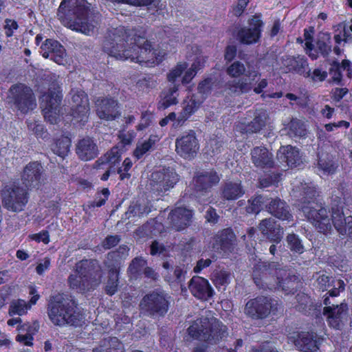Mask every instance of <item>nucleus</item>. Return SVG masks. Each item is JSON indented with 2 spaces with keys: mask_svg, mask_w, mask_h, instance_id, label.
<instances>
[{
  "mask_svg": "<svg viewBox=\"0 0 352 352\" xmlns=\"http://www.w3.org/2000/svg\"><path fill=\"white\" fill-rule=\"evenodd\" d=\"M170 298L162 289L153 290L142 298L139 305L140 313L153 319L164 318L168 311Z\"/></svg>",
  "mask_w": 352,
  "mask_h": 352,
  "instance_id": "39448f33",
  "label": "nucleus"
},
{
  "mask_svg": "<svg viewBox=\"0 0 352 352\" xmlns=\"http://www.w3.org/2000/svg\"><path fill=\"white\" fill-rule=\"evenodd\" d=\"M31 305L21 299L12 300L9 308V314L10 316L18 315L22 316L25 314Z\"/></svg>",
  "mask_w": 352,
  "mask_h": 352,
  "instance_id": "09e8293b",
  "label": "nucleus"
},
{
  "mask_svg": "<svg viewBox=\"0 0 352 352\" xmlns=\"http://www.w3.org/2000/svg\"><path fill=\"white\" fill-rule=\"evenodd\" d=\"M191 50L195 54V58L191 67L198 72L204 67L206 57L202 54V52L198 46H192Z\"/></svg>",
  "mask_w": 352,
  "mask_h": 352,
  "instance_id": "052dcab7",
  "label": "nucleus"
},
{
  "mask_svg": "<svg viewBox=\"0 0 352 352\" xmlns=\"http://www.w3.org/2000/svg\"><path fill=\"white\" fill-rule=\"evenodd\" d=\"M76 153L82 161L87 162L95 159L99 155L96 141L89 137L83 138L76 144Z\"/></svg>",
  "mask_w": 352,
  "mask_h": 352,
  "instance_id": "aec40b11",
  "label": "nucleus"
},
{
  "mask_svg": "<svg viewBox=\"0 0 352 352\" xmlns=\"http://www.w3.org/2000/svg\"><path fill=\"white\" fill-rule=\"evenodd\" d=\"M317 54L319 52L323 57L329 56L331 52V38L329 33L320 32L316 41Z\"/></svg>",
  "mask_w": 352,
  "mask_h": 352,
  "instance_id": "a19ab883",
  "label": "nucleus"
},
{
  "mask_svg": "<svg viewBox=\"0 0 352 352\" xmlns=\"http://www.w3.org/2000/svg\"><path fill=\"white\" fill-rule=\"evenodd\" d=\"M76 274L68 278L69 286L73 289L85 292L94 289L101 282L102 269L95 259H83L76 264Z\"/></svg>",
  "mask_w": 352,
  "mask_h": 352,
  "instance_id": "20e7f679",
  "label": "nucleus"
},
{
  "mask_svg": "<svg viewBox=\"0 0 352 352\" xmlns=\"http://www.w3.org/2000/svg\"><path fill=\"white\" fill-rule=\"evenodd\" d=\"M252 162L258 168H271L274 166L273 155L266 148L257 146L251 151Z\"/></svg>",
  "mask_w": 352,
  "mask_h": 352,
  "instance_id": "c85d7f7f",
  "label": "nucleus"
},
{
  "mask_svg": "<svg viewBox=\"0 0 352 352\" xmlns=\"http://www.w3.org/2000/svg\"><path fill=\"white\" fill-rule=\"evenodd\" d=\"M179 177L173 168H163L152 173L149 186L154 192H165L176 184Z\"/></svg>",
  "mask_w": 352,
  "mask_h": 352,
  "instance_id": "9b49d317",
  "label": "nucleus"
},
{
  "mask_svg": "<svg viewBox=\"0 0 352 352\" xmlns=\"http://www.w3.org/2000/svg\"><path fill=\"white\" fill-rule=\"evenodd\" d=\"M120 157L118 148H113L105 155L96 161L94 166L96 169H100L103 168V166L109 164L108 168H111L113 166L120 163Z\"/></svg>",
  "mask_w": 352,
  "mask_h": 352,
  "instance_id": "e433bc0d",
  "label": "nucleus"
},
{
  "mask_svg": "<svg viewBox=\"0 0 352 352\" xmlns=\"http://www.w3.org/2000/svg\"><path fill=\"white\" fill-rule=\"evenodd\" d=\"M118 275L112 274L109 275V280L106 286V292L109 295L114 294L118 289Z\"/></svg>",
  "mask_w": 352,
  "mask_h": 352,
  "instance_id": "e2e57ef3",
  "label": "nucleus"
},
{
  "mask_svg": "<svg viewBox=\"0 0 352 352\" xmlns=\"http://www.w3.org/2000/svg\"><path fill=\"white\" fill-rule=\"evenodd\" d=\"M173 274L175 280L182 283L185 280L187 274V267L184 264L177 265L175 267Z\"/></svg>",
  "mask_w": 352,
  "mask_h": 352,
  "instance_id": "338daca9",
  "label": "nucleus"
},
{
  "mask_svg": "<svg viewBox=\"0 0 352 352\" xmlns=\"http://www.w3.org/2000/svg\"><path fill=\"white\" fill-rule=\"evenodd\" d=\"M28 190L17 184L6 185L2 191V203L12 212H20L28 201Z\"/></svg>",
  "mask_w": 352,
  "mask_h": 352,
  "instance_id": "1a4fd4ad",
  "label": "nucleus"
},
{
  "mask_svg": "<svg viewBox=\"0 0 352 352\" xmlns=\"http://www.w3.org/2000/svg\"><path fill=\"white\" fill-rule=\"evenodd\" d=\"M197 89V95L204 101L213 91L219 89V82L215 78H208L199 84Z\"/></svg>",
  "mask_w": 352,
  "mask_h": 352,
  "instance_id": "ea45409f",
  "label": "nucleus"
},
{
  "mask_svg": "<svg viewBox=\"0 0 352 352\" xmlns=\"http://www.w3.org/2000/svg\"><path fill=\"white\" fill-rule=\"evenodd\" d=\"M257 269L262 270L263 273L265 275L272 274L276 276L278 280L277 285L278 288L288 294L294 293L298 285V277L293 274L291 272L286 269L280 267V265L277 263H262L256 267L254 270V279L255 283H257L256 278V272Z\"/></svg>",
  "mask_w": 352,
  "mask_h": 352,
  "instance_id": "423d86ee",
  "label": "nucleus"
},
{
  "mask_svg": "<svg viewBox=\"0 0 352 352\" xmlns=\"http://www.w3.org/2000/svg\"><path fill=\"white\" fill-rule=\"evenodd\" d=\"M69 96L72 115L74 119L78 122L84 124L88 120L90 110L87 95L84 91L76 89L72 90Z\"/></svg>",
  "mask_w": 352,
  "mask_h": 352,
  "instance_id": "ddd939ff",
  "label": "nucleus"
},
{
  "mask_svg": "<svg viewBox=\"0 0 352 352\" xmlns=\"http://www.w3.org/2000/svg\"><path fill=\"white\" fill-rule=\"evenodd\" d=\"M286 241L289 250L298 254H302L305 251V248L302 244V240L299 236L294 233L289 234L286 236Z\"/></svg>",
  "mask_w": 352,
  "mask_h": 352,
  "instance_id": "3c124183",
  "label": "nucleus"
},
{
  "mask_svg": "<svg viewBox=\"0 0 352 352\" xmlns=\"http://www.w3.org/2000/svg\"><path fill=\"white\" fill-rule=\"evenodd\" d=\"M266 208L272 216L280 220L290 221L293 219L289 205L280 198L271 199Z\"/></svg>",
  "mask_w": 352,
  "mask_h": 352,
  "instance_id": "bb28decb",
  "label": "nucleus"
},
{
  "mask_svg": "<svg viewBox=\"0 0 352 352\" xmlns=\"http://www.w3.org/2000/svg\"><path fill=\"white\" fill-rule=\"evenodd\" d=\"M329 74L331 75L332 81L336 82V84H340L342 75L340 70V63L334 60L331 64V67L329 68Z\"/></svg>",
  "mask_w": 352,
  "mask_h": 352,
  "instance_id": "680f3d73",
  "label": "nucleus"
},
{
  "mask_svg": "<svg viewBox=\"0 0 352 352\" xmlns=\"http://www.w3.org/2000/svg\"><path fill=\"white\" fill-rule=\"evenodd\" d=\"M21 179L26 188H38L44 182V170L38 162L28 163L21 173Z\"/></svg>",
  "mask_w": 352,
  "mask_h": 352,
  "instance_id": "f3484780",
  "label": "nucleus"
},
{
  "mask_svg": "<svg viewBox=\"0 0 352 352\" xmlns=\"http://www.w3.org/2000/svg\"><path fill=\"white\" fill-rule=\"evenodd\" d=\"M120 241V237L119 235H109L107 236L102 243V246L105 250L111 249L115 247Z\"/></svg>",
  "mask_w": 352,
  "mask_h": 352,
  "instance_id": "69168bd1",
  "label": "nucleus"
},
{
  "mask_svg": "<svg viewBox=\"0 0 352 352\" xmlns=\"http://www.w3.org/2000/svg\"><path fill=\"white\" fill-rule=\"evenodd\" d=\"M295 299L296 300L295 307L297 310L301 312L306 311L308 307H309L312 303L310 297L305 293L298 294L296 296Z\"/></svg>",
  "mask_w": 352,
  "mask_h": 352,
  "instance_id": "13d9d810",
  "label": "nucleus"
},
{
  "mask_svg": "<svg viewBox=\"0 0 352 352\" xmlns=\"http://www.w3.org/2000/svg\"><path fill=\"white\" fill-rule=\"evenodd\" d=\"M187 67L188 63L186 62L178 63L177 65L167 74V80L168 83L175 84L177 86L180 87V80H178L177 78L181 76Z\"/></svg>",
  "mask_w": 352,
  "mask_h": 352,
  "instance_id": "49530a36",
  "label": "nucleus"
},
{
  "mask_svg": "<svg viewBox=\"0 0 352 352\" xmlns=\"http://www.w3.org/2000/svg\"><path fill=\"white\" fill-rule=\"evenodd\" d=\"M221 194L226 200L234 201L242 197L245 194V190L241 182L230 181L225 184Z\"/></svg>",
  "mask_w": 352,
  "mask_h": 352,
  "instance_id": "c9c22d12",
  "label": "nucleus"
},
{
  "mask_svg": "<svg viewBox=\"0 0 352 352\" xmlns=\"http://www.w3.org/2000/svg\"><path fill=\"white\" fill-rule=\"evenodd\" d=\"M265 202V198L262 195H257L252 197L248 200L249 205L246 208V210L249 213H258L262 208L264 203Z\"/></svg>",
  "mask_w": 352,
  "mask_h": 352,
  "instance_id": "4d7b16f0",
  "label": "nucleus"
},
{
  "mask_svg": "<svg viewBox=\"0 0 352 352\" xmlns=\"http://www.w3.org/2000/svg\"><path fill=\"white\" fill-rule=\"evenodd\" d=\"M71 140L67 136H61L56 140L52 146V150L56 155L64 157L69 152Z\"/></svg>",
  "mask_w": 352,
  "mask_h": 352,
  "instance_id": "37998d69",
  "label": "nucleus"
},
{
  "mask_svg": "<svg viewBox=\"0 0 352 352\" xmlns=\"http://www.w3.org/2000/svg\"><path fill=\"white\" fill-rule=\"evenodd\" d=\"M104 346L105 349L100 352H123V346L121 342L116 337H108L104 339Z\"/></svg>",
  "mask_w": 352,
  "mask_h": 352,
  "instance_id": "864d4df0",
  "label": "nucleus"
},
{
  "mask_svg": "<svg viewBox=\"0 0 352 352\" xmlns=\"http://www.w3.org/2000/svg\"><path fill=\"white\" fill-rule=\"evenodd\" d=\"M280 179V175L279 173H272L270 175H265L259 179L258 186L264 188L269 187L272 185H276Z\"/></svg>",
  "mask_w": 352,
  "mask_h": 352,
  "instance_id": "bf43d9fd",
  "label": "nucleus"
},
{
  "mask_svg": "<svg viewBox=\"0 0 352 352\" xmlns=\"http://www.w3.org/2000/svg\"><path fill=\"white\" fill-rule=\"evenodd\" d=\"M116 253H108L104 261V266L107 268L109 275L116 274L119 275V270L121 266V261L116 258Z\"/></svg>",
  "mask_w": 352,
  "mask_h": 352,
  "instance_id": "8fccbe9b",
  "label": "nucleus"
},
{
  "mask_svg": "<svg viewBox=\"0 0 352 352\" xmlns=\"http://www.w3.org/2000/svg\"><path fill=\"white\" fill-rule=\"evenodd\" d=\"M280 60L282 65L289 72H295L302 74L308 67L307 60L304 56H292L284 55L281 57Z\"/></svg>",
  "mask_w": 352,
  "mask_h": 352,
  "instance_id": "473e14b6",
  "label": "nucleus"
},
{
  "mask_svg": "<svg viewBox=\"0 0 352 352\" xmlns=\"http://www.w3.org/2000/svg\"><path fill=\"white\" fill-rule=\"evenodd\" d=\"M318 166L324 173L328 175L333 174L338 168V164L329 156L320 157L318 162Z\"/></svg>",
  "mask_w": 352,
  "mask_h": 352,
  "instance_id": "603ef678",
  "label": "nucleus"
},
{
  "mask_svg": "<svg viewBox=\"0 0 352 352\" xmlns=\"http://www.w3.org/2000/svg\"><path fill=\"white\" fill-rule=\"evenodd\" d=\"M74 299L67 294H58L52 296L48 303L47 314L56 326L80 327L85 322L83 314L77 311Z\"/></svg>",
  "mask_w": 352,
  "mask_h": 352,
  "instance_id": "7ed1b4c3",
  "label": "nucleus"
},
{
  "mask_svg": "<svg viewBox=\"0 0 352 352\" xmlns=\"http://www.w3.org/2000/svg\"><path fill=\"white\" fill-rule=\"evenodd\" d=\"M218 182L219 176L216 173H201L194 178V188L197 192L202 194L208 192Z\"/></svg>",
  "mask_w": 352,
  "mask_h": 352,
  "instance_id": "2f4dec72",
  "label": "nucleus"
},
{
  "mask_svg": "<svg viewBox=\"0 0 352 352\" xmlns=\"http://www.w3.org/2000/svg\"><path fill=\"white\" fill-rule=\"evenodd\" d=\"M331 278L325 274H319L316 278V283L317 287L322 290H327L330 286Z\"/></svg>",
  "mask_w": 352,
  "mask_h": 352,
  "instance_id": "774afa93",
  "label": "nucleus"
},
{
  "mask_svg": "<svg viewBox=\"0 0 352 352\" xmlns=\"http://www.w3.org/2000/svg\"><path fill=\"white\" fill-rule=\"evenodd\" d=\"M179 87L175 84H169L161 94V100L157 104V109L165 110L171 105L178 103Z\"/></svg>",
  "mask_w": 352,
  "mask_h": 352,
  "instance_id": "f704fd0d",
  "label": "nucleus"
},
{
  "mask_svg": "<svg viewBox=\"0 0 352 352\" xmlns=\"http://www.w3.org/2000/svg\"><path fill=\"white\" fill-rule=\"evenodd\" d=\"M277 160L278 166L297 167L302 163L298 149L290 145L282 146L277 152Z\"/></svg>",
  "mask_w": 352,
  "mask_h": 352,
  "instance_id": "5701e85b",
  "label": "nucleus"
},
{
  "mask_svg": "<svg viewBox=\"0 0 352 352\" xmlns=\"http://www.w3.org/2000/svg\"><path fill=\"white\" fill-rule=\"evenodd\" d=\"M237 253L236 237L231 228L221 230V258H228Z\"/></svg>",
  "mask_w": 352,
  "mask_h": 352,
  "instance_id": "7c9ffc66",
  "label": "nucleus"
},
{
  "mask_svg": "<svg viewBox=\"0 0 352 352\" xmlns=\"http://www.w3.org/2000/svg\"><path fill=\"white\" fill-rule=\"evenodd\" d=\"M219 323L215 318H200L188 327V335L200 341L215 343L219 337Z\"/></svg>",
  "mask_w": 352,
  "mask_h": 352,
  "instance_id": "6e6552de",
  "label": "nucleus"
},
{
  "mask_svg": "<svg viewBox=\"0 0 352 352\" xmlns=\"http://www.w3.org/2000/svg\"><path fill=\"white\" fill-rule=\"evenodd\" d=\"M314 34V29L313 27H310L309 30L305 29L304 30V37L305 42V47L307 50V54L313 60L318 58V56L316 52H312L314 50L313 35Z\"/></svg>",
  "mask_w": 352,
  "mask_h": 352,
  "instance_id": "5fc2aeb1",
  "label": "nucleus"
},
{
  "mask_svg": "<svg viewBox=\"0 0 352 352\" xmlns=\"http://www.w3.org/2000/svg\"><path fill=\"white\" fill-rule=\"evenodd\" d=\"M332 222L340 235L352 239V216L344 217L340 210L333 211Z\"/></svg>",
  "mask_w": 352,
  "mask_h": 352,
  "instance_id": "c756f323",
  "label": "nucleus"
},
{
  "mask_svg": "<svg viewBox=\"0 0 352 352\" xmlns=\"http://www.w3.org/2000/svg\"><path fill=\"white\" fill-rule=\"evenodd\" d=\"M245 64L246 66L239 61H235L228 67L227 73L232 77H238L245 74L247 77L255 80V78L260 76V74L255 68L254 60H248Z\"/></svg>",
  "mask_w": 352,
  "mask_h": 352,
  "instance_id": "cd10ccee",
  "label": "nucleus"
},
{
  "mask_svg": "<svg viewBox=\"0 0 352 352\" xmlns=\"http://www.w3.org/2000/svg\"><path fill=\"white\" fill-rule=\"evenodd\" d=\"M294 338L295 346L300 351L316 352L319 349V338L314 333L300 332Z\"/></svg>",
  "mask_w": 352,
  "mask_h": 352,
  "instance_id": "b1692460",
  "label": "nucleus"
},
{
  "mask_svg": "<svg viewBox=\"0 0 352 352\" xmlns=\"http://www.w3.org/2000/svg\"><path fill=\"white\" fill-rule=\"evenodd\" d=\"M296 188L299 193L298 197L300 202L308 204L314 202L318 192L312 184L301 183Z\"/></svg>",
  "mask_w": 352,
  "mask_h": 352,
  "instance_id": "4c0bfd02",
  "label": "nucleus"
},
{
  "mask_svg": "<svg viewBox=\"0 0 352 352\" xmlns=\"http://www.w3.org/2000/svg\"><path fill=\"white\" fill-rule=\"evenodd\" d=\"M199 148L195 132L190 130L175 140V151L182 158L192 160L197 154Z\"/></svg>",
  "mask_w": 352,
  "mask_h": 352,
  "instance_id": "4468645a",
  "label": "nucleus"
},
{
  "mask_svg": "<svg viewBox=\"0 0 352 352\" xmlns=\"http://www.w3.org/2000/svg\"><path fill=\"white\" fill-rule=\"evenodd\" d=\"M302 210L307 220L321 233L324 234L331 230V219L326 208L316 204L304 206Z\"/></svg>",
  "mask_w": 352,
  "mask_h": 352,
  "instance_id": "f8f14e48",
  "label": "nucleus"
},
{
  "mask_svg": "<svg viewBox=\"0 0 352 352\" xmlns=\"http://www.w3.org/2000/svg\"><path fill=\"white\" fill-rule=\"evenodd\" d=\"M289 135L292 138H301L307 134V129L304 122L292 119L289 123Z\"/></svg>",
  "mask_w": 352,
  "mask_h": 352,
  "instance_id": "de8ad7c7",
  "label": "nucleus"
},
{
  "mask_svg": "<svg viewBox=\"0 0 352 352\" xmlns=\"http://www.w3.org/2000/svg\"><path fill=\"white\" fill-rule=\"evenodd\" d=\"M192 211L186 208L178 207L172 210L168 217L170 227L175 231H181L190 226Z\"/></svg>",
  "mask_w": 352,
  "mask_h": 352,
  "instance_id": "412c9836",
  "label": "nucleus"
},
{
  "mask_svg": "<svg viewBox=\"0 0 352 352\" xmlns=\"http://www.w3.org/2000/svg\"><path fill=\"white\" fill-rule=\"evenodd\" d=\"M249 27L237 28L236 38L244 45H251L258 41L263 23L258 16H253L248 21Z\"/></svg>",
  "mask_w": 352,
  "mask_h": 352,
  "instance_id": "2eb2a0df",
  "label": "nucleus"
},
{
  "mask_svg": "<svg viewBox=\"0 0 352 352\" xmlns=\"http://www.w3.org/2000/svg\"><path fill=\"white\" fill-rule=\"evenodd\" d=\"M57 16L65 26L87 35L94 32L101 17L86 0H63Z\"/></svg>",
  "mask_w": 352,
  "mask_h": 352,
  "instance_id": "f03ea898",
  "label": "nucleus"
},
{
  "mask_svg": "<svg viewBox=\"0 0 352 352\" xmlns=\"http://www.w3.org/2000/svg\"><path fill=\"white\" fill-rule=\"evenodd\" d=\"M258 228L263 236L274 243H280L283 237V228L272 217L261 221Z\"/></svg>",
  "mask_w": 352,
  "mask_h": 352,
  "instance_id": "4be33fe9",
  "label": "nucleus"
},
{
  "mask_svg": "<svg viewBox=\"0 0 352 352\" xmlns=\"http://www.w3.org/2000/svg\"><path fill=\"white\" fill-rule=\"evenodd\" d=\"M348 310L347 305L341 303L340 305L324 307L323 314L327 316V322L330 327L340 329L344 325V321L342 320Z\"/></svg>",
  "mask_w": 352,
  "mask_h": 352,
  "instance_id": "393cba45",
  "label": "nucleus"
},
{
  "mask_svg": "<svg viewBox=\"0 0 352 352\" xmlns=\"http://www.w3.org/2000/svg\"><path fill=\"white\" fill-rule=\"evenodd\" d=\"M271 298L261 296L249 300L245 307V313L252 318H265L277 309Z\"/></svg>",
  "mask_w": 352,
  "mask_h": 352,
  "instance_id": "dca6fc26",
  "label": "nucleus"
},
{
  "mask_svg": "<svg viewBox=\"0 0 352 352\" xmlns=\"http://www.w3.org/2000/svg\"><path fill=\"white\" fill-rule=\"evenodd\" d=\"M157 141V136H150L148 140L138 144L133 152L134 156L137 159H140L144 154L154 149Z\"/></svg>",
  "mask_w": 352,
  "mask_h": 352,
  "instance_id": "a18cd8bd",
  "label": "nucleus"
},
{
  "mask_svg": "<svg viewBox=\"0 0 352 352\" xmlns=\"http://www.w3.org/2000/svg\"><path fill=\"white\" fill-rule=\"evenodd\" d=\"M188 288L198 299L207 300L213 295V290L208 280L201 276H193L188 283Z\"/></svg>",
  "mask_w": 352,
  "mask_h": 352,
  "instance_id": "a878e982",
  "label": "nucleus"
},
{
  "mask_svg": "<svg viewBox=\"0 0 352 352\" xmlns=\"http://www.w3.org/2000/svg\"><path fill=\"white\" fill-rule=\"evenodd\" d=\"M150 209L145 205L138 202H133L129 206L128 210L124 214L122 219H131L134 217H142L148 214Z\"/></svg>",
  "mask_w": 352,
  "mask_h": 352,
  "instance_id": "c03bdc74",
  "label": "nucleus"
},
{
  "mask_svg": "<svg viewBox=\"0 0 352 352\" xmlns=\"http://www.w3.org/2000/svg\"><path fill=\"white\" fill-rule=\"evenodd\" d=\"M62 96L58 90L49 89L41 98V108L45 120L50 124H56L61 111Z\"/></svg>",
  "mask_w": 352,
  "mask_h": 352,
  "instance_id": "9d476101",
  "label": "nucleus"
},
{
  "mask_svg": "<svg viewBox=\"0 0 352 352\" xmlns=\"http://www.w3.org/2000/svg\"><path fill=\"white\" fill-rule=\"evenodd\" d=\"M109 195V190L108 188H104L101 191L100 194H98L96 197V199L90 203L89 206L94 207H100L105 204V201Z\"/></svg>",
  "mask_w": 352,
  "mask_h": 352,
  "instance_id": "0e129e2a",
  "label": "nucleus"
},
{
  "mask_svg": "<svg viewBox=\"0 0 352 352\" xmlns=\"http://www.w3.org/2000/svg\"><path fill=\"white\" fill-rule=\"evenodd\" d=\"M8 98L14 107L23 113H26L36 107V100L32 89L23 83L10 87Z\"/></svg>",
  "mask_w": 352,
  "mask_h": 352,
  "instance_id": "0eeeda50",
  "label": "nucleus"
},
{
  "mask_svg": "<svg viewBox=\"0 0 352 352\" xmlns=\"http://www.w3.org/2000/svg\"><path fill=\"white\" fill-rule=\"evenodd\" d=\"M202 102L203 98H199V96L195 94L185 100L183 110L177 117V124L182 125L199 109Z\"/></svg>",
  "mask_w": 352,
  "mask_h": 352,
  "instance_id": "72a5a7b5",
  "label": "nucleus"
},
{
  "mask_svg": "<svg viewBox=\"0 0 352 352\" xmlns=\"http://www.w3.org/2000/svg\"><path fill=\"white\" fill-rule=\"evenodd\" d=\"M98 117L107 121L114 120L121 116L118 102L111 98L99 97L95 100Z\"/></svg>",
  "mask_w": 352,
  "mask_h": 352,
  "instance_id": "a211bd4d",
  "label": "nucleus"
},
{
  "mask_svg": "<svg viewBox=\"0 0 352 352\" xmlns=\"http://www.w3.org/2000/svg\"><path fill=\"white\" fill-rule=\"evenodd\" d=\"M40 50V53L44 58H50L58 65H64L66 62L65 50L57 41L46 39Z\"/></svg>",
  "mask_w": 352,
  "mask_h": 352,
  "instance_id": "6ab92c4d",
  "label": "nucleus"
},
{
  "mask_svg": "<svg viewBox=\"0 0 352 352\" xmlns=\"http://www.w3.org/2000/svg\"><path fill=\"white\" fill-rule=\"evenodd\" d=\"M267 118L268 115L265 110H257L253 120L245 126L244 130L246 133H256L265 126Z\"/></svg>",
  "mask_w": 352,
  "mask_h": 352,
  "instance_id": "58836bf2",
  "label": "nucleus"
},
{
  "mask_svg": "<svg viewBox=\"0 0 352 352\" xmlns=\"http://www.w3.org/2000/svg\"><path fill=\"white\" fill-rule=\"evenodd\" d=\"M137 29L120 26L108 31L103 42V50L117 59L128 60L151 66L162 60L159 53Z\"/></svg>",
  "mask_w": 352,
  "mask_h": 352,
  "instance_id": "f257e3e1",
  "label": "nucleus"
},
{
  "mask_svg": "<svg viewBox=\"0 0 352 352\" xmlns=\"http://www.w3.org/2000/svg\"><path fill=\"white\" fill-rule=\"evenodd\" d=\"M252 78L248 79L245 78L234 80L229 84V89L231 93L236 95L248 93L252 89Z\"/></svg>",
  "mask_w": 352,
  "mask_h": 352,
  "instance_id": "79ce46f5",
  "label": "nucleus"
},
{
  "mask_svg": "<svg viewBox=\"0 0 352 352\" xmlns=\"http://www.w3.org/2000/svg\"><path fill=\"white\" fill-rule=\"evenodd\" d=\"M146 265L147 262L143 257H135L131 261L128 270L131 274L137 276L142 273Z\"/></svg>",
  "mask_w": 352,
  "mask_h": 352,
  "instance_id": "6e6d98bb",
  "label": "nucleus"
}]
</instances>
